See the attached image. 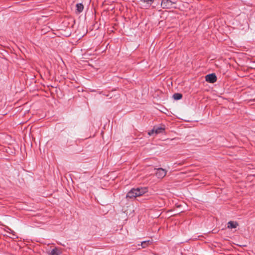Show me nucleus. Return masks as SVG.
<instances>
[{
  "label": "nucleus",
  "instance_id": "obj_1",
  "mask_svg": "<svg viewBox=\"0 0 255 255\" xmlns=\"http://www.w3.org/2000/svg\"><path fill=\"white\" fill-rule=\"evenodd\" d=\"M147 192V188L146 187L132 188L129 192H128L126 195V198L131 199H134L136 197H139L143 195Z\"/></svg>",
  "mask_w": 255,
  "mask_h": 255
},
{
  "label": "nucleus",
  "instance_id": "obj_2",
  "mask_svg": "<svg viewBox=\"0 0 255 255\" xmlns=\"http://www.w3.org/2000/svg\"><path fill=\"white\" fill-rule=\"evenodd\" d=\"M176 3V0H162L161 6L164 9H170L172 8L173 5Z\"/></svg>",
  "mask_w": 255,
  "mask_h": 255
},
{
  "label": "nucleus",
  "instance_id": "obj_3",
  "mask_svg": "<svg viewBox=\"0 0 255 255\" xmlns=\"http://www.w3.org/2000/svg\"><path fill=\"white\" fill-rule=\"evenodd\" d=\"M205 80L210 83H214L217 81V78L215 73L208 74L205 76Z\"/></svg>",
  "mask_w": 255,
  "mask_h": 255
},
{
  "label": "nucleus",
  "instance_id": "obj_4",
  "mask_svg": "<svg viewBox=\"0 0 255 255\" xmlns=\"http://www.w3.org/2000/svg\"><path fill=\"white\" fill-rule=\"evenodd\" d=\"M166 173L167 171L165 169L162 168H159L157 169L155 174L157 178L162 179L165 176Z\"/></svg>",
  "mask_w": 255,
  "mask_h": 255
},
{
  "label": "nucleus",
  "instance_id": "obj_5",
  "mask_svg": "<svg viewBox=\"0 0 255 255\" xmlns=\"http://www.w3.org/2000/svg\"><path fill=\"white\" fill-rule=\"evenodd\" d=\"M238 226L237 222L230 221L228 223V228L230 229L236 228Z\"/></svg>",
  "mask_w": 255,
  "mask_h": 255
},
{
  "label": "nucleus",
  "instance_id": "obj_6",
  "mask_svg": "<svg viewBox=\"0 0 255 255\" xmlns=\"http://www.w3.org/2000/svg\"><path fill=\"white\" fill-rule=\"evenodd\" d=\"M155 133L158 134L160 133H163L164 132L165 128L164 127H154Z\"/></svg>",
  "mask_w": 255,
  "mask_h": 255
},
{
  "label": "nucleus",
  "instance_id": "obj_7",
  "mask_svg": "<svg viewBox=\"0 0 255 255\" xmlns=\"http://www.w3.org/2000/svg\"><path fill=\"white\" fill-rule=\"evenodd\" d=\"M76 10L78 13H80V12H81L83 11V8H84V6H83V4L81 3H79L76 4Z\"/></svg>",
  "mask_w": 255,
  "mask_h": 255
},
{
  "label": "nucleus",
  "instance_id": "obj_8",
  "mask_svg": "<svg viewBox=\"0 0 255 255\" xmlns=\"http://www.w3.org/2000/svg\"><path fill=\"white\" fill-rule=\"evenodd\" d=\"M60 254V252L57 248H54L49 253V255H59Z\"/></svg>",
  "mask_w": 255,
  "mask_h": 255
},
{
  "label": "nucleus",
  "instance_id": "obj_9",
  "mask_svg": "<svg viewBox=\"0 0 255 255\" xmlns=\"http://www.w3.org/2000/svg\"><path fill=\"white\" fill-rule=\"evenodd\" d=\"M173 98L175 100H178L182 98V95L179 93H176L173 94Z\"/></svg>",
  "mask_w": 255,
  "mask_h": 255
},
{
  "label": "nucleus",
  "instance_id": "obj_10",
  "mask_svg": "<svg viewBox=\"0 0 255 255\" xmlns=\"http://www.w3.org/2000/svg\"><path fill=\"white\" fill-rule=\"evenodd\" d=\"M141 2L146 3L148 6H150L153 2L154 0H140Z\"/></svg>",
  "mask_w": 255,
  "mask_h": 255
},
{
  "label": "nucleus",
  "instance_id": "obj_11",
  "mask_svg": "<svg viewBox=\"0 0 255 255\" xmlns=\"http://www.w3.org/2000/svg\"><path fill=\"white\" fill-rule=\"evenodd\" d=\"M151 243V242H150V241H143V242H142L141 243V245L142 247V248H145L146 247H147L148 245H149L150 243Z\"/></svg>",
  "mask_w": 255,
  "mask_h": 255
},
{
  "label": "nucleus",
  "instance_id": "obj_12",
  "mask_svg": "<svg viewBox=\"0 0 255 255\" xmlns=\"http://www.w3.org/2000/svg\"><path fill=\"white\" fill-rule=\"evenodd\" d=\"M154 133H155V129L153 128L151 130L148 132V135L150 136L152 135Z\"/></svg>",
  "mask_w": 255,
  "mask_h": 255
}]
</instances>
